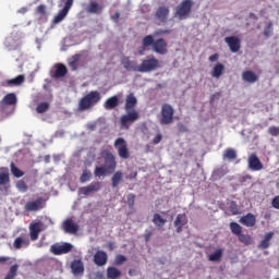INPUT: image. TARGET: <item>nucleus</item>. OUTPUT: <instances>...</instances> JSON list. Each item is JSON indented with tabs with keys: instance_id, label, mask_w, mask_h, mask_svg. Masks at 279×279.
Returning a JSON list of instances; mask_svg holds the SVG:
<instances>
[{
	"instance_id": "f257e3e1",
	"label": "nucleus",
	"mask_w": 279,
	"mask_h": 279,
	"mask_svg": "<svg viewBox=\"0 0 279 279\" xmlns=\"http://www.w3.org/2000/svg\"><path fill=\"white\" fill-rule=\"evenodd\" d=\"M150 47L159 56H167L169 53V44H167L165 38L154 39V35H146L142 39V47L137 51L138 56H145V52L149 51Z\"/></svg>"
},
{
	"instance_id": "f03ea898",
	"label": "nucleus",
	"mask_w": 279,
	"mask_h": 279,
	"mask_svg": "<svg viewBox=\"0 0 279 279\" xmlns=\"http://www.w3.org/2000/svg\"><path fill=\"white\" fill-rule=\"evenodd\" d=\"M100 157L104 159V166H97L94 170L96 178H101L107 174H112L117 171V157L109 149H102Z\"/></svg>"
},
{
	"instance_id": "7ed1b4c3",
	"label": "nucleus",
	"mask_w": 279,
	"mask_h": 279,
	"mask_svg": "<svg viewBox=\"0 0 279 279\" xmlns=\"http://www.w3.org/2000/svg\"><path fill=\"white\" fill-rule=\"evenodd\" d=\"M101 101V93L98 90H92L81 98L78 102V111L85 112V110H90L94 106H97Z\"/></svg>"
},
{
	"instance_id": "20e7f679",
	"label": "nucleus",
	"mask_w": 279,
	"mask_h": 279,
	"mask_svg": "<svg viewBox=\"0 0 279 279\" xmlns=\"http://www.w3.org/2000/svg\"><path fill=\"white\" fill-rule=\"evenodd\" d=\"M174 117L175 109H173V106L169 104H163L161 106V111L159 116L160 125H171V123H173Z\"/></svg>"
},
{
	"instance_id": "39448f33",
	"label": "nucleus",
	"mask_w": 279,
	"mask_h": 279,
	"mask_svg": "<svg viewBox=\"0 0 279 279\" xmlns=\"http://www.w3.org/2000/svg\"><path fill=\"white\" fill-rule=\"evenodd\" d=\"M157 69H160V61L154 56H148L137 65V73H151V71H156Z\"/></svg>"
},
{
	"instance_id": "423d86ee",
	"label": "nucleus",
	"mask_w": 279,
	"mask_h": 279,
	"mask_svg": "<svg viewBox=\"0 0 279 279\" xmlns=\"http://www.w3.org/2000/svg\"><path fill=\"white\" fill-rule=\"evenodd\" d=\"M191 10H193V0H183L175 9V16L180 21H184V19H189V14H191Z\"/></svg>"
},
{
	"instance_id": "0eeeda50",
	"label": "nucleus",
	"mask_w": 279,
	"mask_h": 279,
	"mask_svg": "<svg viewBox=\"0 0 279 279\" xmlns=\"http://www.w3.org/2000/svg\"><path fill=\"white\" fill-rule=\"evenodd\" d=\"M138 119H141L138 111H136V109H132L131 111H126V114L121 116L120 125L124 130H130L132 123H135Z\"/></svg>"
},
{
	"instance_id": "6e6552de",
	"label": "nucleus",
	"mask_w": 279,
	"mask_h": 279,
	"mask_svg": "<svg viewBox=\"0 0 279 279\" xmlns=\"http://www.w3.org/2000/svg\"><path fill=\"white\" fill-rule=\"evenodd\" d=\"M47 206V202L43 197H38L35 201H28L26 202L24 206L25 213H38L39 210H43Z\"/></svg>"
},
{
	"instance_id": "1a4fd4ad",
	"label": "nucleus",
	"mask_w": 279,
	"mask_h": 279,
	"mask_svg": "<svg viewBox=\"0 0 279 279\" xmlns=\"http://www.w3.org/2000/svg\"><path fill=\"white\" fill-rule=\"evenodd\" d=\"M113 145L118 150V156H120L122 160H128V158H130V149L128 148V142L123 137H118L114 141Z\"/></svg>"
},
{
	"instance_id": "9d476101",
	"label": "nucleus",
	"mask_w": 279,
	"mask_h": 279,
	"mask_svg": "<svg viewBox=\"0 0 279 279\" xmlns=\"http://www.w3.org/2000/svg\"><path fill=\"white\" fill-rule=\"evenodd\" d=\"M231 53H238L241 50V39L236 36H228L225 38Z\"/></svg>"
},
{
	"instance_id": "9b49d317",
	"label": "nucleus",
	"mask_w": 279,
	"mask_h": 279,
	"mask_svg": "<svg viewBox=\"0 0 279 279\" xmlns=\"http://www.w3.org/2000/svg\"><path fill=\"white\" fill-rule=\"evenodd\" d=\"M171 10L167 5L158 7V9L155 12V19L159 21V23H167L169 21V14Z\"/></svg>"
},
{
	"instance_id": "f8f14e48",
	"label": "nucleus",
	"mask_w": 279,
	"mask_h": 279,
	"mask_svg": "<svg viewBox=\"0 0 279 279\" xmlns=\"http://www.w3.org/2000/svg\"><path fill=\"white\" fill-rule=\"evenodd\" d=\"M73 250V245L71 243H64L62 245L54 244L50 247V252L54 254V256H61V254H69Z\"/></svg>"
},
{
	"instance_id": "ddd939ff",
	"label": "nucleus",
	"mask_w": 279,
	"mask_h": 279,
	"mask_svg": "<svg viewBox=\"0 0 279 279\" xmlns=\"http://www.w3.org/2000/svg\"><path fill=\"white\" fill-rule=\"evenodd\" d=\"M101 183L100 182H93L87 186H83L78 189V194L84 195L85 197L90 195V193H97V191H100Z\"/></svg>"
},
{
	"instance_id": "4468645a",
	"label": "nucleus",
	"mask_w": 279,
	"mask_h": 279,
	"mask_svg": "<svg viewBox=\"0 0 279 279\" xmlns=\"http://www.w3.org/2000/svg\"><path fill=\"white\" fill-rule=\"evenodd\" d=\"M251 171H263V162L256 154H251L247 159Z\"/></svg>"
},
{
	"instance_id": "2eb2a0df",
	"label": "nucleus",
	"mask_w": 279,
	"mask_h": 279,
	"mask_svg": "<svg viewBox=\"0 0 279 279\" xmlns=\"http://www.w3.org/2000/svg\"><path fill=\"white\" fill-rule=\"evenodd\" d=\"M29 235H27V233H23L14 240L13 247L15 250H21V247H29Z\"/></svg>"
},
{
	"instance_id": "dca6fc26",
	"label": "nucleus",
	"mask_w": 279,
	"mask_h": 279,
	"mask_svg": "<svg viewBox=\"0 0 279 279\" xmlns=\"http://www.w3.org/2000/svg\"><path fill=\"white\" fill-rule=\"evenodd\" d=\"M94 263L98 267H104L108 263V253L106 251H97L94 255Z\"/></svg>"
},
{
	"instance_id": "f3484780",
	"label": "nucleus",
	"mask_w": 279,
	"mask_h": 279,
	"mask_svg": "<svg viewBox=\"0 0 279 279\" xmlns=\"http://www.w3.org/2000/svg\"><path fill=\"white\" fill-rule=\"evenodd\" d=\"M189 223V219H186V215L179 214L173 222L174 228H177L178 234H180L183 228Z\"/></svg>"
},
{
	"instance_id": "a211bd4d",
	"label": "nucleus",
	"mask_w": 279,
	"mask_h": 279,
	"mask_svg": "<svg viewBox=\"0 0 279 279\" xmlns=\"http://www.w3.org/2000/svg\"><path fill=\"white\" fill-rule=\"evenodd\" d=\"M240 223L246 228H254L256 226V216H254L252 213H248L240 218Z\"/></svg>"
},
{
	"instance_id": "6ab92c4d",
	"label": "nucleus",
	"mask_w": 279,
	"mask_h": 279,
	"mask_svg": "<svg viewBox=\"0 0 279 279\" xmlns=\"http://www.w3.org/2000/svg\"><path fill=\"white\" fill-rule=\"evenodd\" d=\"M63 230L68 234H77V232L80 230V226H77V223L73 222V220L66 219L63 222Z\"/></svg>"
},
{
	"instance_id": "aec40b11",
	"label": "nucleus",
	"mask_w": 279,
	"mask_h": 279,
	"mask_svg": "<svg viewBox=\"0 0 279 279\" xmlns=\"http://www.w3.org/2000/svg\"><path fill=\"white\" fill-rule=\"evenodd\" d=\"M72 274L74 276H83L84 275V262L82 259H74L71 263Z\"/></svg>"
},
{
	"instance_id": "412c9836",
	"label": "nucleus",
	"mask_w": 279,
	"mask_h": 279,
	"mask_svg": "<svg viewBox=\"0 0 279 279\" xmlns=\"http://www.w3.org/2000/svg\"><path fill=\"white\" fill-rule=\"evenodd\" d=\"M43 231L40 222L31 223L29 226V236L31 241H38V236Z\"/></svg>"
},
{
	"instance_id": "4be33fe9",
	"label": "nucleus",
	"mask_w": 279,
	"mask_h": 279,
	"mask_svg": "<svg viewBox=\"0 0 279 279\" xmlns=\"http://www.w3.org/2000/svg\"><path fill=\"white\" fill-rule=\"evenodd\" d=\"M25 82V75L20 74L15 78L7 80L5 82L2 83V86L10 87L12 86H21Z\"/></svg>"
},
{
	"instance_id": "5701e85b",
	"label": "nucleus",
	"mask_w": 279,
	"mask_h": 279,
	"mask_svg": "<svg viewBox=\"0 0 279 279\" xmlns=\"http://www.w3.org/2000/svg\"><path fill=\"white\" fill-rule=\"evenodd\" d=\"M242 80L247 84H256L258 82V75L252 70H246L242 73Z\"/></svg>"
},
{
	"instance_id": "b1692460",
	"label": "nucleus",
	"mask_w": 279,
	"mask_h": 279,
	"mask_svg": "<svg viewBox=\"0 0 279 279\" xmlns=\"http://www.w3.org/2000/svg\"><path fill=\"white\" fill-rule=\"evenodd\" d=\"M136 104H138L136 96H134V94H129L125 99L124 110L126 112L134 110V108H136Z\"/></svg>"
},
{
	"instance_id": "393cba45",
	"label": "nucleus",
	"mask_w": 279,
	"mask_h": 279,
	"mask_svg": "<svg viewBox=\"0 0 279 279\" xmlns=\"http://www.w3.org/2000/svg\"><path fill=\"white\" fill-rule=\"evenodd\" d=\"M17 101L16 94L9 93L2 98L0 106H16Z\"/></svg>"
},
{
	"instance_id": "a878e982",
	"label": "nucleus",
	"mask_w": 279,
	"mask_h": 279,
	"mask_svg": "<svg viewBox=\"0 0 279 279\" xmlns=\"http://www.w3.org/2000/svg\"><path fill=\"white\" fill-rule=\"evenodd\" d=\"M88 14H101L104 12V5L98 4L97 1H90L86 8Z\"/></svg>"
},
{
	"instance_id": "bb28decb",
	"label": "nucleus",
	"mask_w": 279,
	"mask_h": 279,
	"mask_svg": "<svg viewBox=\"0 0 279 279\" xmlns=\"http://www.w3.org/2000/svg\"><path fill=\"white\" fill-rule=\"evenodd\" d=\"M271 239H274V232L266 233L264 239L258 244V250H267L269 245H271Z\"/></svg>"
},
{
	"instance_id": "cd10ccee",
	"label": "nucleus",
	"mask_w": 279,
	"mask_h": 279,
	"mask_svg": "<svg viewBox=\"0 0 279 279\" xmlns=\"http://www.w3.org/2000/svg\"><path fill=\"white\" fill-rule=\"evenodd\" d=\"M225 71L226 65H223L222 63H216L211 70V76L216 77V80H219V77L223 75Z\"/></svg>"
},
{
	"instance_id": "c85d7f7f",
	"label": "nucleus",
	"mask_w": 279,
	"mask_h": 279,
	"mask_svg": "<svg viewBox=\"0 0 279 279\" xmlns=\"http://www.w3.org/2000/svg\"><path fill=\"white\" fill-rule=\"evenodd\" d=\"M122 65L124 66V69H126V71H136L138 72V65H136V63L132 60H130V57H124L122 59Z\"/></svg>"
},
{
	"instance_id": "c756f323",
	"label": "nucleus",
	"mask_w": 279,
	"mask_h": 279,
	"mask_svg": "<svg viewBox=\"0 0 279 279\" xmlns=\"http://www.w3.org/2000/svg\"><path fill=\"white\" fill-rule=\"evenodd\" d=\"M117 106H119V97L117 96L108 98L104 104V108H106V110H114Z\"/></svg>"
},
{
	"instance_id": "7c9ffc66",
	"label": "nucleus",
	"mask_w": 279,
	"mask_h": 279,
	"mask_svg": "<svg viewBox=\"0 0 279 279\" xmlns=\"http://www.w3.org/2000/svg\"><path fill=\"white\" fill-rule=\"evenodd\" d=\"M82 56L81 54H74L72 56L69 61L68 64L70 66V69L72 71H77V66H80V60H81Z\"/></svg>"
},
{
	"instance_id": "2f4dec72",
	"label": "nucleus",
	"mask_w": 279,
	"mask_h": 279,
	"mask_svg": "<svg viewBox=\"0 0 279 279\" xmlns=\"http://www.w3.org/2000/svg\"><path fill=\"white\" fill-rule=\"evenodd\" d=\"M223 257V248H217L213 254L208 255V260L210 263H219Z\"/></svg>"
},
{
	"instance_id": "473e14b6",
	"label": "nucleus",
	"mask_w": 279,
	"mask_h": 279,
	"mask_svg": "<svg viewBox=\"0 0 279 279\" xmlns=\"http://www.w3.org/2000/svg\"><path fill=\"white\" fill-rule=\"evenodd\" d=\"M122 180H123V172H121V170H118L117 172H114V174L111 178L112 189H117V186H119V184H121Z\"/></svg>"
},
{
	"instance_id": "72a5a7b5",
	"label": "nucleus",
	"mask_w": 279,
	"mask_h": 279,
	"mask_svg": "<svg viewBox=\"0 0 279 279\" xmlns=\"http://www.w3.org/2000/svg\"><path fill=\"white\" fill-rule=\"evenodd\" d=\"M69 73V70L66 69V65L62 63H58L56 65V72H54V77H64Z\"/></svg>"
},
{
	"instance_id": "f704fd0d",
	"label": "nucleus",
	"mask_w": 279,
	"mask_h": 279,
	"mask_svg": "<svg viewBox=\"0 0 279 279\" xmlns=\"http://www.w3.org/2000/svg\"><path fill=\"white\" fill-rule=\"evenodd\" d=\"M107 278H109V279L121 278V270H119L117 267H108L107 268Z\"/></svg>"
},
{
	"instance_id": "c9c22d12",
	"label": "nucleus",
	"mask_w": 279,
	"mask_h": 279,
	"mask_svg": "<svg viewBox=\"0 0 279 279\" xmlns=\"http://www.w3.org/2000/svg\"><path fill=\"white\" fill-rule=\"evenodd\" d=\"M223 160H236V150L227 148L222 155Z\"/></svg>"
},
{
	"instance_id": "e433bc0d",
	"label": "nucleus",
	"mask_w": 279,
	"mask_h": 279,
	"mask_svg": "<svg viewBox=\"0 0 279 279\" xmlns=\"http://www.w3.org/2000/svg\"><path fill=\"white\" fill-rule=\"evenodd\" d=\"M17 274H19V264H15L10 267L4 279H14V278H16Z\"/></svg>"
},
{
	"instance_id": "4c0bfd02",
	"label": "nucleus",
	"mask_w": 279,
	"mask_h": 279,
	"mask_svg": "<svg viewBox=\"0 0 279 279\" xmlns=\"http://www.w3.org/2000/svg\"><path fill=\"white\" fill-rule=\"evenodd\" d=\"M153 223H155L157 228H162V226L167 223V220H165L160 214H155L153 217Z\"/></svg>"
},
{
	"instance_id": "58836bf2",
	"label": "nucleus",
	"mask_w": 279,
	"mask_h": 279,
	"mask_svg": "<svg viewBox=\"0 0 279 279\" xmlns=\"http://www.w3.org/2000/svg\"><path fill=\"white\" fill-rule=\"evenodd\" d=\"M238 238H239V241L244 245H252V243H254L252 235L240 233Z\"/></svg>"
},
{
	"instance_id": "ea45409f",
	"label": "nucleus",
	"mask_w": 279,
	"mask_h": 279,
	"mask_svg": "<svg viewBox=\"0 0 279 279\" xmlns=\"http://www.w3.org/2000/svg\"><path fill=\"white\" fill-rule=\"evenodd\" d=\"M230 230H231L232 234H235L236 236H239L243 232V228L238 222H231Z\"/></svg>"
},
{
	"instance_id": "a19ab883",
	"label": "nucleus",
	"mask_w": 279,
	"mask_h": 279,
	"mask_svg": "<svg viewBox=\"0 0 279 279\" xmlns=\"http://www.w3.org/2000/svg\"><path fill=\"white\" fill-rule=\"evenodd\" d=\"M11 173L14 175V178H23L25 175V172L19 169L14 162H11Z\"/></svg>"
},
{
	"instance_id": "79ce46f5",
	"label": "nucleus",
	"mask_w": 279,
	"mask_h": 279,
	"mask_svg": "<svg viewBox=\"0 0 279 279\" xmlns=\"http://www.w3.org/2000/svg\"><path fill=\"white\" fill-rule=\"evenodd\" d=\"M68 11H64V9H62L61 11H59V13L54 16L53 19V23H62V21H64V19H66L68 15Z\"/></svg>"
},
{
	"instance_id": "37998d69",
	"label": "nucleus",
	"mask_w": 279,
	"mask_h": 279,
	"mask_svg": "<svg viewBox=\"0 0 279 279\" xmlns=\"http://www.w3.org/2000/svg\"><path fill=\"white\" fill-rule=\"evenodd\" d=\"M47 110H49V102H40L36 107V111L38 112V114H43L47 112Z\"/></svg>"
},
{
	"instance_id": "c03bdc74",
	"label": "nucleus",
	"mask_w": 279,
	"mask_h": 279,
	"mask_svg": "<svg viewBox=\"0 0 279 279\" xmlns=\"http://www.w3.org/2000/svg\"><path fill=\"white\" fill-rule=\"evenodd\" d=\"M274 34V24L268 23L264 28V36L265 38H269Z\"/></svg>"
},
{
	"instance_id": "a18cd8bd",
	"label": "nucleus",
	"mask_w": 279,
	"mask_h": 279,
	"mask_svg": "<svg viewBox=\"0 0 279 279\" xmlns=\"http://www.w3.org/2000/svg\"><path fill=\"white\" fill-rule=\"evenodd\" d=\"M8 182H10V173L1 172L0 173V186L8 184Z\"/></svg>"
},
{
	"instance_id": "49530a36",
	"label": "nucleus",
	"mask_w": 279,
	"mask_h": 279,
	"mask_svg": "<svg viewBox=\"0 0 279 279\" xmlns=\"http://www.w3.org/2000/svg\"><path fill=\"white\" fill-rule=\"evenodd\" d=\"M92 177H93V173H90V171L84 170L80 180L82 184H84L85 182H88V180H90Z\"/></svg>"
},
{
	"instance_id": "de8ad7c7",
	"label": "nucleus",
	"mask_w": 279,
	"mask_h": 279,
	"mask_svg": "<svg viewBox=\"0 0 279 279\" xmlns=\"http://www.w3.org/2000/svg\"><path fill=\"white\" fill-rule=\"evenodd\" d=\"M16 187L19 189V191H22L23 193L27 192V183H25V181L23 180L17 181Z\"/></svg>"
},
{
	"instance_id": "09e8293b",
	"label": "nucleus",
	"mask_w": 279,
	"mask_h": 279,
	"mask_svg": "<svg viewBox=\"0 0 279 279\" xmlns=\"http://www.w3.org/2000/svg\"><path fill=\"white\" fill-rule=\"evenodd\" d=\"M126 260H128V257H125V255H117L114 265H123V263H125Z\"/></svg>"
},
{
	"instance_id": "8fccbe9b",
	"label": "nucleus",
	"mask_w": 279,
	"mask_h": 279,
	"mask_svg": "<svg viewBox=\"0 0 279 279\" xmlns=\"http://www.w3.org/2000/svg\"><path fill=\"white\" fill-rule=\"evenodd\" d=\"M36 12H37V14H40L41 16H45V14L47 12V7L45 4H39L36 8Z\"/></svg>"
},
{
	"instance_id": "3c124183",
	"label": "nucleus",
	"mask_w": 279,
	"mask_h": 279,
	"mask_svg": "<svg viewBox=\"0 0 279 279\" xmlns=\"http://www.w3.org/2000/svg\"><path fill=\"white\" fill-rule=\"evenodd\" d=\"M136 201V195L134 194H129L128 195V205L131 208H134V202Z\"/></svg>"
},
{
	"instance_id": "603ef678",
	"label": "nucleus",
	"mask_w": 279,
	"mask_h": 279,
	"mask_svg": "<svg viewBox=\"0 0 279 279\" xmlns=\"http://www.w3.org/2000/svg\"><path fill=\"white\" fill-rule=\"evenodd\" d=\"M73 2L74 0H65L63 11L69 13L71 11V8H73Z\"/></svg>"
},
{
	"instance_id": "864d4df0",
	"label": "nucleus",
	"mask_w": 279,
	"mask_h": 279,
	"mask_svg": "<svg viewBox=\"0 0 279 279\" xmlns=\"http://www.w3.org/2000/svg\"><path fill=\"white\" fill-rule=\"evenodd\" d=\"M268 133L270 136H279V126H270Z\"/></svg>"
},
{
	"instance_id": "5fc2aeb1",
	"label": "nucleus",
	"mask_w": 279,
	"mask_h": 279,
	"mask_svg": "<svg viewBox=\"0 0 279 279\" xmlns=\"http://www.w3.org/2000/svg\"><path fill=\"white\" fill-rule=\"evenodd\" d=\"M165 34H171V29H157L154 32V36H165Z\"/></svg>"
},
{
	"instance_id": "6e6d98bb",
	"label": "nucleus",
	"mask_w": 279,
	"mask_h": 279,
	"mask_svg": "<svg viewBox=\"0 0 279 279\" xmlns=\"http://www.w3.org/2000/svg\"><path fill=\"white\" fill-rule=\"evenodd\" d=\"M162 141V134L158 133L154 138H153V145H158Z\"/></svg>"
},
{
	"instance_id": "4d7b16f0",
	"label": "nucleus",
	"mask_w": 279,
	"mask_h": 279,
	"mask_svg": "<svg viewBox=\"0 0 279 279\" xmlns=\"http://www.w3.org/2000/svg\"><path fill=\"white\" fill-rule=\"evenodd\" d=\"M178 131H179L181 134H184V132H189V129H187L186 125H184L183 123H179V124H178Z\"/></svg>"
},
{
	"instance_id": "13d9d810",
	"label": "nucleus",
	"mask_w": 279,
	"mask_h": 279,
	"mask_svg": "<svg viewBox=\"0 0 279 279\" xmlns=\"http://www.w3.org/2000/svg\"><path fill=\"white\" fill-rule=\"evenodd\" d=\"M119 19H121L120 12H116L113 15H111V21H113V23H119Z\"/></svg>"
},
{
	"instance_id": "bf43d9fd",
	"label": "nucleus",
	"mask_w": 279,
	"mask_h": 279,
	"mask_svg": "<svg viewBox=\"0 0 279 279\" xmlns=\"http://www.w3.org/2000/svg\"><path fill=\"white\" fill-rule=\"evenodd\" d=\"M272 206H274V208H276L277 210H279V195L276 196V197L272 199Z\"/></svg>"
},
{
	"instance_id": "052dcab7",
	"label": "nucleus",
	"mask_w": 279,
	"mask_h": 279,
	"mask_svg": "<svg viewBox=\"0 0 279 279\" xmlns=\"http://www.w3.org/2000/svg\"><path fill=\"white\" fill-rule=\"evenodd\" d=\"M219 60V53H214L209 57V62H217Z\"/></svg>"
},
{
	"instance_id": "680f3d73",
	"label": "nucleus",
	"mask_w": 279,
	"mask_h": 279,
	"mask_svg": "<svg viewBox=\"0 0 279 279\" xmlns=\"http://www.w3.org/2000/svg\"><path fill=\"white\" fill-rule=\"evenodd\" d=\"M138 175V172L133 171L130 174L126 175V180H134Z\"/></svg>"
},
{
	"instance_id": "e2e57ef3",
	"label": "nucleus",
	"mask_w": 279,
	"mask_h": 279,
	"mask_svg": "<svg viewBox=\"0 0 279 279\" xmlns=\"http://www.w3.org/2000/svg\"><path fill=\"white\" fill-rule=\"evenodd\" d=\"M219 97H221V93H215L210 97V102L213 104V101H215L216 99H219Z\"/></svg>"
},
{
	"instance_id": "0e129e2a",
	"label": "nucleus",
	"mask_w": 279,
	"mask_h": 279,
	"mask_svg": "<svg viewBox=\"0 0 279 279\" xmlns=\"http://www.w3.org/2000/svg\"><path fill=\"white\" fill-rule=\"evenodd\" d=\"M214 175H217L218 178H220V175H223V169H217L214 171Z\"/></svg>"
},
{
	"instance_id": "69168bd1",
	"label": "nucleus",
	"mask_w": 279,
	"mask_h": 279,
	"mask_svg": "<svg viewBox=\"0 0 279 279\" xmlns=\"http://www.w3.org/2000/svg\"><path fill=\"white\" fill-rule=\"evenodd\" d=\"M154 233H151V231H149L148 233L145 234V241L146 243H149L151 236H153Z\"/></svg>"
},
{
	"instance_id": "338daca9",
	"label": "nucleus",
	"mask_w": 279,
	"mask_h": 279,
	"mask_svg": "<svg viewBox=\"0 0 279 279\" xmlns=\"http://www.w3.org/2000/svg\"><path fill=\"white\" fill-rule=\"evenodd\" d=\"M8 260H10V257L0 256V265L8 263Z\"/></svg>"
},
{
	"instance_id": "774afa93",
	"label": "nucleus",
	"mask_w": 279,
	"mask_h": 279,
	"mask_svg": "<svg viewBox=\"0 0 279 279\" xmlns=\"http://www.w3.org/2000/svg\"><path fill=\"white\" fill-rule=\"evenodd\" d=\"M250 19H253V21H257L258 20V16H256V14L254 13H250Z\"/></svg>"
}]
</instances>
